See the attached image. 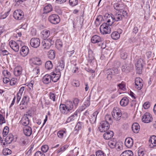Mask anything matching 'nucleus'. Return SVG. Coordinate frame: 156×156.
I'll return each mask as SVG.
<instances>
[{"mask_svg":"<svg viewBox=\"0 0 156 156\" xmlns=\"http://www.w3.org/2000/svg\"><path fill=\"white\" fill-rule=\"evenodd\" d=\"M75 108L73 105V102L70 101H67L64 104H61L59 109L62 114L66 115L74 110Z\"/></svg>","mask_w":156,"mask_h":156,"instance_id":"f257e3e1","label":"nucleus"},{"mask_svg":"<svg viewBox=\"0 0 156 156\" xmlns=\"http://www.w3.org/2000/svg\"><path fill=\"white\" fill-rule=\"evenodd\" d=\"M122 16L121 13H118L115 14L114 16L112 14H108L105 19V21L110 23V25H112L115 21H119L122 20Z\"/></svg>","mask_w":156,"mask_h":156,"instance_id":"f03ea898","label":"nucleus"},{"mask_svg":"<svg viewBox=\"0 0 156 156\" xmlns=\"http://www.w3.org/2000/svg\"><path fill=\"white\" fill-rule=\"evenodd\" d=\"M106 23H103L100 27V30L101 33L103 34H109L111 32V27L112 25H110V23H108L106 22Z\"/></svg>","mask_w":156,"mask_h":156,"instance_id":"7ed1b4c3","label":"nucleus"},{"mask_svg":"<svg viewBox=\"0 0 156 156\" xmlns=\"http://www.w3.org/2000/svg\"><path fill=\"white\" fill-rule=\"evenodd\" d=\"M91 42L94 44H99V46H101L102 48H105V45H104L102 41V39L99 36L95 35L93 36L91 38Z\"/></svg>","mask_w":156,"mask_h":156,"instance_id":"20e7f679","label":"nucleus"},{"mask_svg":"<svg viewBox=\"0 0 156 156\" xmlns=\"http://www.w3.org/2000/svg\"><path fill=\"white\" fill-rule=\"evenodd\" d=\"M112 114L113 118L116 121L119 120L122 115L121 110L117 107L114 108Z\"/></svg>","mask_w":156,"mask_h":156,"instance_id":"39448f33","label":"nucleus"},{"mask_svg":"<svg viewBox=\"0 0 156 156\" xmlns=\"http://www.w3.org/2000/svg\"><path fill=\"white\" fill-rule=\"evenodd\" d=\"M105 73L107 76V78L110 80L112 78V76L119 74V71L118 69L115 68L106 70Z\"/></svg>","mask_w":156,"mask_h":156,"instance_id":"423d86ee","label":"nucleus"},{"mask_svg":"<svg viewBox=\"0 0 156 156\" xmlns=\"http://www.w3.org/2000/svg\"><path fill=\"white\" fill-rule=\"evenodd\" d=\"M48 20L51 23L56 24L59 23L60 20L59 16L58 15L53 14L48 16Z\"/></svg>","mask_w":156,"mask_h":156,"instance_id":"0eeeda50","label":"nucleus"},{"mask_svg":"<svg viewBox=\"0 0 156 156\" xmlns=\"http://www.w3.org/2000/svg\"><path fill=\"white\" fill-rule=\"evenodd\" d=\"M54 43V41L51 38L44 39L43 40L41 44L44 49H48Z\"/></svg>","mask_w":156,"mask_h":156,"instance_id":"6e6552de","label":"nucleus"},{"mask_svg":"<svg viewBox=\"0 0 156 156\" xmlns=\"http://www.w3.org/2000/svg\"><path fill=\"white\" fill-rule=\"evenodd\" d=\"M100 124L101 125L99 127V129L101 132H105L109 129L110 126L108 122L103 121Z\"/></svg>","mask_w":156,"mask_h":156,"instance_id":"1a4fd4ad","label":"nucleus"},{"mask_svg":"<svg viewBox=\"0 0 156 156\" xmlns=\"http://www.w3.org/2000/svg\"><path fill=\"white\" fill-rule=\"evenodd\" d=\"M113 7L115 10L121 13L124 9L125 5L122 2H118L114 4Z\"/></svg>","mask_w":156,"mask_h":156,"instance_id":"9d476101","label":"nucleus"},{"mask_svg":"<svg viewBox=\"0 0 156 156\" xmlns=\"http://www.w3.org/2000/svg\"><path fill=\"white\" fill-rule=\"evenodd\" d=\"M23 13L20 9L15 10L13 13L14 18L18 20L22 19L23 18Z\"/></svg>","mask_w":156,"mask_h":156,"instance_id":"9b49d317","label":"nucleus"},{"mask_svg":"<svg viewBox=\"0 0 156 156\" xmlns=\"http://www.w3.org/2000/svg\"><path fill=\"white\" fill-rule=\"evenodd\" d=\"M152 117L151 115L148 112H146L142 116V121L145 123H148L152 120Z\"/></svg>","mask_w":156,"mask_h":156,"instance_id":"f8f14e48","label":"nucleus"},{"mask_svg":"<svg viewBox=\"0 0 156 156\" xmlns=\"http://www.w3.org/2000/svg\"><path fill=\"white\" fill-rule=\"evenodd\" d=\"M40 40L38 38H33L30 41V44L31 46L34 48H37L40 45Z\"/></svg>","mask_w":156,"mask_h":156,"instance_id":"ddd939ff","label":"nucleus"},{"mask_svg":"<svg viewBox=\"0 0 156 156\" xmlns=\"http://www.w3.org/2000/svg\"><path fill=\"white\" fill-rule=\"evenodd\" d=\"M132 69V66L129 63H125L121 67L122 71L123 72L128 73Z\"/></svg>","mask_w":156,"mask_h":156,"instance_id":"4468645a","label":"nucleus"},{"mask_svg":"<svg viewBox=\"0 0 156 156\" xmlns=\"http://www.w3.org/2000/svg\"><path fill=\"white\" fill-rule=\"evenodd\" d=\"M142 80L140 77L136 78L135 79L136 88L138 90H140L143 87V85Z\"/></svg>","mask_w":156,"mask_h":156,"instance_id":"2eb2a0df","label":"nucleus"},{"mask_svg":"<svg viewBox=\"0 0 156 156\" xmlns=\"http://www.w3.org/2000/svg\"><path fill=\"white\" fill-rule=\"evenodd\" d=\"M64 62L62 58L60 60L55 68V71L56 73L60 72V71L62 70L64 67Z\"/></svg>","mask_w":156,"mask_h":156,"instance_id":"dca6fc26","label":"nucleus"},{"mask_svg":"<svg viewBox=\"0 0 156 156\" xmlns=\"http://www.w3.org/2000/svg\"><path fill=\"white\" fill-rule=\"evenodd\" d=\"M9 44L10 47L15 51L17 52L19 51V47L17 43L14 41L11 40L9 41Z\"/></svg>","mask_w":156,"mask_h":156,"instance_id":"f3484780","label":"nucleus"},{"mask_svg":"<svg viewBox=\"0 0 156 156\" xmlns=\"http://www.w3.org/2000/svg\"><path fill=\"white\" fill-rule=\"evenodd\" d=\"M88 62L91 65H93L96 62V60L92 51H88Z\"/></svg>","mask_w":156,"mask_h":156,"instance_id":"a211bd4d","label":"nucleus"},{"mask_svg":"<svg viewBox=\"0 0 156 156\" xmlns=\"http://www.w3.org/2000/svg\"><path fill=\"white\" fill-rule=\"evenodd\" d=\"M57 74L54 72L51 73V78L52 81L54 82H56L60 78L61 76L60 72H58Z\"/></svg>","mask_w":156,"mask_h":156,"instance_id":"6ab92c4d","label":"nucleus"},{"mask_svg":"<svg viewBox=\"0 0 156 156\" xmlns=\"http://www.w3.org/2000/svg\"><path fill=\"white\" fill-rule=\"evenodd\" d=\"M23 132L26 136H30L32 133V128L29 126H26L23 128Z\"/></svg>","mask_w":156,"mask_h":156,"instance_id":"aec40b11","label":"nucleus"},{"mask_svg":"<svg viewBox=\"0 0 156 156\" xmlns=\"http://www.w3.org/2000/svg\"><path fill=\"white\" fill-rule=\"evenodd\" d=\"M133 141L132 138L128 137L126 138L125 141V146L129 148L132 147L133 145Z\"/></svg>","mask_w":156,"mask_h":156,"instance_id":"412c9836","label":"nucleus"},{"mask_svg":"<svg viewBox=\"0 0 156 156\" xmlns=\"http://www.w3.org/2000/svg\"><path fill=\"white\" fill-rule=\"evenodd\" d=\"M27 116V114L24 115L20 121V123L24 126H28L27 125L29 123V120Z\"/></svg>","mask_w":156,"mask_h":156,"instance_id":"4be33fe9","label":"nucleus"},{"mask_svg":"<svg viewBox=\"0 0 156 156\" xmlns=\"http://www.w3.org/2000/svg\"><path fill=\"white\" fill-rule=\"evenodd\" d=\"M149 146L152 148L156 146V136L153 135L151 136L149 140Z\"/></svg>","mask_w":156,"mask_h":156,"instance_id":"5701e85b","label":"nucleus"},{"mask_svg":"<svg viewBox=\"0 0 156 156\" xmlns=\"http://www.w3.org/2000/svg\"><path fill=\"white\" fill-rule=\"evenodd\" d=\"M29 49L26 46H23L22 47L20 50V55L23 56L24 57L27 55L29 53Z\"/></svg>","mask_w":156,"mask_h":156,"instance_id":"b1692460","label":"nucleus"},{"mask_svg":"<svg viewBox=\"0 0 156 156\" xmlns=\"http://www.w3.org/2000/svg\"><path fill=\"white\" fill-rule=\"evenodd\" d=\"M113 135V132L112 131H109L103 134V137L105 140H108L112 138Z\"/></svg>","mask_w":156,"mask_h":156,"instance_id":"393cba45","label":"nucleus"},{"mask_svg":"<svg viewBox=\"0 0 156 156\" xmlns=\"http://www.w3.org/2000/svg\"><path fill=\"white\" fill-rule=\"evenodd\" d=\"M99 113L98 111L94 112L92 115L90 116V121L92 124L95 123L96 120L97 116Z\"/></svg>","mask_w":156,"mask_h":156,"instance_id":"a878e982","label":"nucleus"},{"mask_svg":"<svg viewBox=\"0 0 156 156\" xmlns=\"http://www.w3.org/2000/svg\"><path fill=\"white\" fill-rule=\"evenodd\" d=\"M132 128L134 133H138L140 130V126L138 123L136 122L134 123L132 125Z\"/></svg>","mask_w":156,"mask_h":156,"instance_id":"bb28decb","label":"nucleus"},{"mask_svg":"<svg viewBox=\"0 0 156 156\" xmlns=\"http://www.w3.org/2000/svg\"><path fill=\"white\" fill-rule=\"evenodd\" d=\"M120 104L121 106L125 107L128 105L129 103V98L126 97H123L120 101Z\"/></svg>","mask_w":156,"mask_h":156,"instance_id":"cd10ccee","label":"nucleus"},{"mask_svg":"<svg viewBox=\"0 0 156 156\" xmlns=\"http://www.w3.org/2000/svg\"><path fill=\"white\" fill-rule=\"evenodd\" d=\"M51 75L48 74L45 75L43 78L42 81L45 84H48L51 81Z\"/></svg>","mask_w":156,"mask_h":156,"instance_id":"c85d7f7f","label":"nucleus"},{"mask_svg":"<svg viewBox=\"0 0 156 156\" xmlns=\"http://www.w3.org/2000/svg\"><path fill=\"white\" fill-rule=\"evenodd\" d=\"M52 10V7L50 4H48L43 9L44 13L47 14L51 12Z\"/></svg>","mask_w":156,"mask_h":156,"instance_id":"c756f323","label":"nucleus"},{"mask_svg":"<svg viewBox=\"0 0 156 156\" xmlns=\"http://www.w3.org/2000/svg\"><path fill=\"white\" fill-rule=\"evenodd\" d=\"M78 112L77 110L73 114V115H71L69 118H68L66 120V122H71L74 121L76 119L77 117Z\"/></svg>","mask_w":156,"mask_h":156,"instance_id":"7c9ffc66","label":"nucleus"},{"mask_svg":"<svg viewBox=\"0 0 156 156\" xmlns=\"http://www.w3.org/2000/svg\"><path fill=\"white\" fill-rule=\"evenodd\" d=\"M66 130H59L57 133L58 136L60 139H63L66 136Z\"/></svg>","mask_w":156,"mask_h":156,"instance_id":"2f4dec72","label":"nucleus"},{"mask_svg":"<svg viewBox=\"0 0 156 156\" xmlns=\"http://www.w3.org/2000/svg\"><path fill=\"white\" fill-rule=\"evenodd\" d=\"M13 136L12 134H9L5 138V142L6 144H10L12 141Z\"/></svg>","mask_w":156,"mask_h":156,"instance_id":"473e14b6","label":"nucleus"},{"mask_svg":"<svg viewBox=\"0 0 156 156\" xmlns=\"http://www.w3.org/2000/svg\"><path fill=\"white\" fill-rule=\"evenodd\" d=\"M42 38L44 39H46L49 36L50 32L47 30H43L41 32Z\"/></svg>","mask_w":156,"mask_h":156,"instance_id":"72a5a7b5","label":"nucleus"},{"mask_svg":"<svg viewBox=\"0 0 156 156\" xmlns=\"http://www.w3.org/2000/svg\"><path fill=\"white\" fill-rule=\"evenodd\" d=\"M29 98L27 96H25L23 98L21 102L20 105H27L29 102Z\"/></svg>","mask_w":156,"mask_h":156,"instance_id":"f704fd0d","label":"nucleus"},{"mask_svg":"<svg viewBox=\"0 0 156 156\" xmlns=\"http://www.w3.org/2000/svg\"><path fill=\"white\" fill-rule=\"evenodd\" d=\"M133 152L130 150H127L122 152L120 156H133Z\"/></svg>","mask_w":156,"mask_h":156,"instance_id":"c9c22d12","label":"nucleus"},{"mask_svg":"<svg viewBox=\"0 0 156 156\" xmlns=\"http://www.w3.org/2000/svg\"><path fill=\"white\" fill-rule=\"evenodd\" d=\"M111 37L113 39L117 40L120 37V35L118 32L114 31L111 34Z\"/></svg>","mask_w":156,"mask_h":156,"instance_id":"e433bc0d","label":"nucleus"},{"mask_svg":"<svg viewBox=\"0 0 156 156\" xmlns=\"http://www.w3.org/2000/svg\"><path fill=\"white\" fill-rule=\"evenodd\" d=\"M55 46L58 49H60L62 46V43L59 39L57 40L55 42Z\"/></svg>","mask_w":156,"mask_h":156,"instance_id":"4c0bfd02","label":"nucleus"},{"mask_svg":"<svg viewBox=\"0 0 156 156\" xmlns=\"http://www.w3.org/2000/svg\"><path fill=\"white\" fill-rule=\"evenodd\" d=\"M53 67L51 61H48L46 62L45 67L48 70L51 69Z\"/></svg>","mask_w":156,"mask_h":156,"instance_id":"58836bf2","label":"nucleus"},{"mask_svg":"<svg viewBox=\"0 0 156 156\" xmlns=\"http://www.w3.org/2000/svg\"><path fill=\"white\" fill-rule=\"evenodd\" d=\"M55 57L54 51L52 50H50L48 52V57L51 59H53Z\"/></svg>","mask_w":156,"mask_h":156,"instance_id":"ea45409f","label":"nucleus"},{"mask_svg":"<svg viewBox=\"0 0 156 156\" xmlns=\"http://www.w3.org/2000/svg\"><path fill=\"white\" fill-rule=\"evenodd\" d=\"M68 147V146L65 145L60 148L59 149L57 150L56 153L58 154L60 153H62Z\"/></svg>","mask_w":156,"mask_h":156,"instance_id":"a19ab883","label":"nucleus"},{"mask_svg":"<svg viewBox=\"0 0 156 156\" xmlns=\"http://www.w3.org/2000/svg\"><path fill=\"white\" fill-rule=\"evenodd\" d=\"M33 63L36 65H39L41 64L42 62L40 58H34Z\"/></svg>","mask_w":156,"mask_h":156,"instance_id":"79ce46f5","label":"nucleus"},{"mask_svg":"<svg viewBox=\"0 0 156 156\" xmlns=\"http://www.w3.org/2000/svg\"><path fill=\"white\" fill-rule=\"evenodd\" d=\"M3 154L4 155H7L10 154L12 153L11 151L8 148L4 149L3 150Z\"/></svg>","mask_w":156,"mask_h":156,"instance_id":"37998d69","label":"nucleus"},{"mask_svg":"<svg viewBox=\"0 0 156 156\" xmlns=\"http://www.w3.org/2000/svg\"><path fill=\"white\" fill-rule=\"evenodd\" d=\"M108 145L110 148H113L116 147V143L115 142L110 140L108 142Z\"/></svg>","mask_w":156,"mask_h":156,"instance_id":"c03bdc74","label":"nucleus"},{"mask_svg":"<svg viewBox=\"0 0 156 156\" xmlns=\"http://www.w3.org/2000/svg\"><path fill=\"white\" fill-rule=\"evenodd\" d=\"M2 45L4 46V44H2L0 48V53L3 55H8L9 53V52L6 50L3 49H2Z\"/></svg>","mask_w":156,"mask_h":156,"instance_id":"a18cd8bd","label":"nucleus"},{"mask_svg":"<svg viewBox=\"0 0 156 156\" xmlns=\"http://www.w3.org/2000/svg\"><path fill=\"white\" fill-rule=\"evenodd\" d=\"M83 125V123L80 122H78L76 124V126L75 127L76 130H77L78 131L79 130L81 129L82 128Z\"/></svg>","mask_w":156,"mask_h":156,"instance_id":"49530a36","label":"nucleus"},{"mask_svg":"<svg viewBox=\"0 0 156 156\" xmlns=\"http://www.w3.org/2000/svg\"><path fill=\"white\" fill-rule=\"evenodd\" d=\"M27 140L24 138H21L20 139V144L21 145L25 146L27 144Z\"/></svg>","mask_w":156,"mask_h":156,"instance_id":"de8ad7c7","label":"nucleus"},{"mask_svg":"<svg viewBox=\"0 0 156 156\" xmlns=\"http://www.w3.org/2000/svg\"><path fill=\"white\" fill-rule=\"evenodd\" d=\"M49 149V147L48 145H45L42 146L41 147V150L42 152H46Z\"/></svg>","mask_w":156,"mask_h":156,"instance_id":"09e8293b","label":"nucleus"},{"mask_svg":"<svg viewBox=\"0 0 156 156\" xmlns=\"http://www.w3.org/2000/svg\"><path fill=\"white\" fill-rule=\"evenodd\" d=\"M77 0H69V4L72 6H73L77 5L78 4Z\"/></svg>","mask_w":156,"mask_h":156,"instance_id":"8fccbe9b","label":"nucleus"},{"mask_svg":"<svg viewBox=\"0 0 156 156\" xmlns=\"http://www.w3.org/2000/svg\"><path fill=\"white\" fill-rule=\"evenodd\" d=\"M105 120L104 121H106L107 122L109 121V124L112 123V122L111 117L109 115H106L105 117Z\"/></svg>","mask_w":156,"mask_h":156,"instance_id":"3c124183","label":"nucleus"},{"mask_svg":"<svg viewBox=\"0 0 156 156\" xmlns=\"http://www.w3.org/2000/svg\"><path fill=\"white\" fill-rule=\"evenodd\" d=\"M9 131V128L6 126L4 128L3 132V136H5L8 134Z\"/></svg>","mask_w":156,"mask_h":156,"instance_id":"603ef678","label":"nucleus"},{"mask_svg":"<svg viewBox=\"0 0 156 156\" xmlns=\"http://www.w3.org/2000/svg\"><path fill=\"white\" fill-rule=\"evenodd\" d=\"M49 97L50 99L52 100L53 101H55V94L52 92H50L49 93Z\"/></svg>","mask_w":156,"mask_h":156,"instance_id":"864d4df0","label":"nucleus"},{"mask_svg":"<svg viewBox=\"0 0 156 156\" xmlns=\"http://www.w3.org/2000/svg\"><path fill=\"white\" fill-rule=\"evenodd\" d=\"M72 85L74 87H78L80 85V83L77 80H73L72 81Z\"/></svg>","mask_w":156,"mask_h":156,"instance_id":"5fc2aeb1","label":"nucleus"},{"mask_svg":"<svg viewBox=\"0 0 156 156\" xmlns=\"http://www.w3.org/2000/svg\"><path fill=\"white\" fill-rule=\"evenodd\" d=\"M39 72V69L38 67H36L34 68L33 70V74L36 76L38 74Z\"/></svg>","mask_w":156,"mask_h":156,"instance_id":"6e6d98bb","label":"nucleus"},{"mask_svg":"<svg viewBox=\"0 0 156 156\" xmlns=\"http://www.w3.org/2000/svg\"><path fill=\"white\" fill-rule=\"evenodd\" d=\"M14 73L16 76H18L21 74V71L20 70L18 69L17 68H16L15 69Z\"/></svg>","mask_w":156,"mask_h":156,"instance_id":"4d7b16f0","label":"nucleus"},{"mask_svg":"<svg viewBox=\"0 0 156 156\" xmlns=\"http://www.w3.org/2000/svg\"><path fill=\"white\" fill-rule=\"evenodd\" d=\"M79 102V100L78 98H75L74 99V100L73 102V105H74V106L75 108H76V107L78 105Z\"/></svg>","mask_w":156,"mask_h":156,"instance_id":"13d9d810","label":"nucleus"},{"mask_svg":"<svg viewBox=\"0 0 156 156\" xmlns=\"http://www.w3.org/2000/svg\"><path fill=\"white\" fill-rule=\"evenodd\" d=\"M17 81V80L15 78H12L10 79V84L11 85H14L16 83Z\"/></svg>","mask_w":156,"mask_h":156,"instance_id":"bf43d9fd","label":"nucleus"},{"mask_svg":"<svg viewBox=\"0 0 156 156\" xmlns=\"http://www.w3.org/2000/svg\"><path fill=\"white\" fill-rule=\"evenodd\" d=\"M119 89L124 90L125 89V85L123 82H122L121 83L119 84L118 85Z\"/></svg>","mask_w":156,"mask_h":156,"instance_id":"052dcab7","label":"nucleus"},{"mask_svg":"<svg viewBox=\"0 0 156 156\" xmlns=\"http://www.w3.org/2000/svg\"><path fill=\"white\" fill-rule=\"evenodd\" d=\"M3 73L5 77H9L10 76V73L7 70H4L3 72Z\"/></svg>","mask_w":156,"mask_h":156,"instance_id":"680f3d73","label":"nucleus"},{"mask_svg":"<svg viewBox=\"0 0 156 156\" xmlns=\"http://www.w3.org/2000/svg\"><path fill=\"white\" fill-rule=\"evenodd\" d=\"M96 156H104V153L102 151L99 150L96 152Z\"/></svg>","mask_w":156,"mask_h":156,"instance_id":"e2e57ef3","label":"nucleus"},{"mask_svg":"<svg viewBox=\"0 0 156 156\" xmlns=\"http://www.w3.org/2000/svg\"><path fill=\"white\" fill-rule=\"evenodd\" d=\"M34 156H45V154L40 151H37L35 154Z\"/></svg>","mask_w":156,"mask_h":156,"instance_id":"0e129e2a","label":"nucleus"},{"mask_svg":"<svg viewBox=\"0 0 156 156\" xmlns=\"http://www.w3.org/2000/svg\"><path fill=\"white\" fill-rule=\"evenodd\" d=\"M137 73L141 74L142 72L143 67H136Z\"/></svg>","mask_w":156,"mask_h":156,"instance_id":"69168bd1","label":"nucleus"},{"mask_svg":"<svg viewBox=\"0 0 156 156\" xmlns=\"http://www.w3.org/2000/svg\"><path fill=\"white\" fill-rule=\"evenodd\" d=\"M74 52V50L73 49V50H70L69 51H67V54L69 57H70L72 55Z\"/></svg>","mask_w":156,"mask_h":156,"instance_id":"338daca9","label":"nucleus"},{"mask_svg":"<svg viewBox=\"0 0 156 156\" xmlns=\"http://www.w3.org/2000/svg\"><path fill=\"white\" fill-rule=\"evenodd\" d=\"M150 106V104L148 102H146L144 103L143 105V107L144 109H147Z\"/></svg>","mask_w":156,"mask_h":156,"instance_id":"774afa93","label":"nucleus"}]
</instances>
